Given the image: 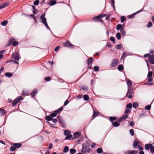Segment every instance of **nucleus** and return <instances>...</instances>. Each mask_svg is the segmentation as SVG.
I'll use <instances>...</instances> for the list:
<instances>
[{
	"label": "nucleus",
	"instance_id": "obj_1",
	"mask_svg": "<svg viewBox=\"0 0 154 154\" xmlns=\"http://www.w3.org/2000/svg\"><path fill=\"white\" fill-rule=\"evenodd\" d=\"M133 94V91L132 88L131 87H128V92L126 95V96L130 99L132 97Z\"/></svg>",
	"mask_w": 154,
	"mask_h": 154
},
{
	"label": "nucleus",
	"instance_id": "obj_2",
	"mask_svg": "<svg viewBox=\"0 0 154 154\" xmlns=\"http://www.w3.org/2000/svg\"><path fill=\"white\" fill-rule=\"evenodd\" d=\"M57 115L54 111L53 112L51 113L49 115L46 116L45 117V119L46 121H51L52 120V118L55 117Z\"/></svg>",
	"mask_w": 154,
	"mask_h": 154
},
{
	"label": "nucleus",
	"instance_id": "obj_3",
	"mask_svg": "<svg viewBox=\"0 0 154 154\" xmlns=\"http://www.w3.org/2000/svg\"><path fill=\"white\" fill-rule=\"evenodd\" d=\"M23 99V97L22 96H19L16 98L14 101L12 103V106H16L18 103H19L21 100Z\"/></svg>",
	"mask_w": 154,
	"mask_h": 154
},
{
	"label": "nucleus",
	"instance_id": "obj_4",
	"mask_svg": "<svg viewBox=\"0 0 154 154\" xmlns=\"http://www.w3.org/2000/svg\"><path fill=\"white\" fill-rule=\"evenodd\" d=\"M63 45L65 47L70 48H74V46L69 41H66L63 43Z\"/></svg>",
	"mask_w": 154,
	"mask_h": 154
},
{
	"label": "nucleus",
	"instance_id": "obj_5",
	"mask_svg": "<svg viewBox=\"0 0 154 154\" xmlns=\"http://www.w3.org/2000/svg\"><path fill=\"white\" fill-rule=\"evenodd\" d=\"M119 60L117 59H113L110 64L111 68H113L116 67L118 64Z\"/></svg>",
	"mask_w": 154,
	"mask_h": 154
},
{
	"label": "nucleus",
	"instance_id": "obj_6",
	"mask_svg": "<svg viewBox=\"0 0 154 154\" xmlns=\"http://www.w3.org/2000/svg\"><path fill=\"white\" fill-rule=\"evenodd\" d=\"M57 118L58 119L59 123L61 125V126L63 128H65L66 125L64 124V122L61 117L60 116H58L57 117Z\"/></svg>",
	"mask_w": 154,
	"mask_h": 154
},
{
	"label": "nucleus",
	"instance_id": "obj_7",
	"mask_svg": "<svg viewBox=\"0 0 154 154\" xmlns=\"http://www.w3.org/2000/svg\"><path fill=\"white\" fill-rule=\"evenodd\" d=\"M128 116V115L126 114L122 116L121 118H119L117 121L119 122L125 120Z\"/></svg>",
	"mask_w": 154,
	"mask_h": 154
},
{
	"label": "nucleus",
	"instance_id": "obj_8",
	"mask_svg": "<svg viewBox=\"0 0 154 154\" xmlns=\"http://www.w3.org/2000/svg\"><path fill=\"white\" fill-rule=\"evenodd\" d=\"M12 57L15 60H19L20 58V57L19 56V54L17 52H16L14 54H12Z\"/></svg>",
	"mask_w": 154,
	"mask_h": 154
},
{
	"label": "nucleus",
	"instance_id": "obj_9",
	"mask_svg": "<svg viewBox=\"0 0 154 154\" xmlns=\"http://www.w3.org/2000/svg\"><path fill=\"white\" fill-rule=\"evenodd\" d=\"M99 15L97 16H94L93 17V20L95 21V22L100 21L101 22H103V21L101 19Z\"/></svg>",
	"mask_w": 154,
	"mask_h": 154
},
{
	"label": "nucleus",
	"instance_id": "obj_10",
	"mask_svg": "<svg viewBox=\"0 0 154 154\" xmlns=\"http://www.w3.org/2000/svg\"><path fill=\"white\" fill-rule=\"evenodd\" d=\"M45 14H42L40 16V19L42 20L41 22L43 24L47 22V20L46 18L45 17Z\"/></svg>",
	"mask_w": 154,
	"mask_h": 154
},
{
	"label": "nucleus",
	"instance_id": "obj_11",
	"mask_svg": "<svg viewBox=\"0 0 154 154\" xmlns=\"http://www.w3.org/2000/svg\"><path fill=\"white\" fill-rule=\"evenodd\" d=\"M38 93V90L36 89H35L30 94V95L32 97H34Z\"/></svg>",
	"mask_w": 154,
	"mask_h": 154
},
{
	"label": "nucleus",
	"instance_id": "obj_12",
	"mask_svg": "<svg viewBox=\"0 0 154 154\" xmlns=\"http://www.w3.org/2000/svg\"><path fill=\"white\" fill-rule=\"evenodd\" d=\"M11 144L12 146H14L16 149H18L20 148L22 146V144L20 143H12Z\"/></svg>",
	"mask_w": 154,
	"mask_h": 154
},
{
	"label": "nucleus",
	"instance_id": "obj_13",
	"mask_svg": "<svg viewBox=\"0 0 154 154\" xmlns=\"http://www.w3.org/2000/svg\"><path fill=\"white\" fill-rule=\"evenodd\" d=\"M93 60L94 58L92 57H90L87 59L86 62L87 64L88 65H91L92 63Z\"/></svg>",
	"mask_w": 154,
	"mask_h": 154
},
{
	"label": "nucleus",
	"instance_id": "obj_14",
	"mask_svg": "<svg viewBox=\"0 0 154 154\" xmlns=\"http://www.w3.org/2000/svg\"><path fill=\"white\" fill-rule=\"evenodd\" d=\"M125 154H137V152L136 150H128L125 152Z\"/></svg>",
	"mask_w": 154,
	"mask_h": 154
},
{
	"label": "nucleus",
	"instance_id": "obj_15",
	"mask_svg": "<svg viewBox=\"0 0 154 154\" xmlns=\"http://www.w3.org/2000/svg\"><path fill=\"white\" fill-rule=\"evenodd\" d=\"M15 40L13 38L10 39L8 42V43L6 44V46L7 47L13 44L14 41Z\"/></svg>",
	"mask_w": 154,
	"mask_h": 154
},
{
	"label": "nucleus",
	"instance_id": "obj_16",
	"mask_svg": "<svg viewBox=\"0 0 154 154\" xmlns=\"http://www.w3.org/2000/svg\"><path fill=\"white\" fill-rule=\"evenodd\" d=\"M88 149V146H87L86 145H83L82 146V148L81 151L83 153H85L87 152Z\"/></svg>",
	"mask_w": 154,
	"mask_h": 154
},
{
	"label": "nucleus",
	"instance_id": "obj_17",
	"mask_svg": "<svg viewBox=\"0 0 154 154\" xmlns=\"http://www.w3.org/2000/svg\"><path fill=\"white\" fill-rule=\"evenodd\" d=\"M149 63L152 64H154V55H152L151 57L149 59Z\"/></svg>",
	"mask_w": 154,
	"mask_h": 154
},
{
	"label": "nucleus",
	"instance_id": "obj_18",
	"mask_svg": "<svg viewBox=\"0 0 154 154\" xmlns=\"http://www.w3.org/2000/svg\"><path fill=\"white\" fill-rule=\"evenodd\" d=\"M99 114V112L97 110L94 111L93 114L92 116V119H94L96 116H98V115Z\"/></svg>",
	"mask_w": 154,
	"mask_h": 154
},
{
	"label": "nucleus",
	"instance_id": "obj_19",
	"mask_svg": "<svg viewBox=\"0 0 154 154\" xmlns=\"http://www.w3.org/2000/svg\"><path fill=\"white\" fill-rule=\"evenodd\" d=\"M142 11V10H140L138 11H137V12H135V13H134V14H132L129 15L128 18H133L134 17V16L137 13H140V12H141Z\"/></svg>",
	"mask_w": 154,
	"mask_h": 154
},
{
	"label": "nucleus",
	"instance_id": "obj_20",
	"mask_svg": "<svg viewBox=\"0 0 154 154\" xmlns=\"http://www.w3.org/2000/svg\"><path fill=\"white\" fill-rule=\"evenodd\" d=\"M63 109V107L62 106L59 109L57 110L54 111V112L57 115V114H59L60 113L61 111Z\"/></svg>",
	"mask_w": 154,
	"mask_h": 154
},
{
	"label": "nucleus",
	"instance_id": "obj_21",
	"mask_svg": "<svg viewBox=\"0 0 154 154\" xmlns=\"http://www.w3.org/2000/svg\"><path fill=\"white\" fill-rule=\"evenodd\" d=\"M152 146V144L150 143H148L146 144L145 145V149L146 150H148L149 149H150Z\"/></svg>",
	"mask_w": 154,
	"mask_h": 154
},
{
	"label": "nucleus",
	"instance_id": "obj_22",
	"mask_svg": "<svg viewBox=\"0 0 154 154\" xmlns=\"http://www.w3.org/2000/svg\"><path fill=\"white\" fill-rule=\"evenodd\" d=\"M117 119V117L116 116H111L109 118V121L112 123L113 122V121L116 120Z\"/></svg>",
	"mask_w": 154,
	"mask_h": 154
},
{
	"label": "nucleus",
	"instance_id": "obj_23",
	"mask_svg": "<svg viewBox=\"0 0 154 154\" xmlns=\"http://www.w3.org/2000/svg\"><path fill=\"white\" fill-rule=\"evenodd\" d=\"M73 135L74 137L72 138V139H75L76 138L80 136L81 134L80 133L78 132H75L74 134Z\"/></svg>",
	"mask_w": 154,
	"mask_h": 154
},
{
	"label": "nucleus",
	"instance_id": "obj_24",
	"mask_svg": "<svg viewBox=\"0 0 154 154\" xmlns=\"http://www.w3.org/2000/svg\"><path fill=\"white\" fill-rule=\"evenodd\" d=\"M29 92L28 91L23 90L22 92V95L23 96H27L29 95Z\"/></svg>",
	"mask_w": 154,
	"mask_h": 154
},
{
	"label": "nucleus",
	"instance_id": "obj_25",
	"mask_svg": "<svg viewBox=\"0 0 154 154\" xmlns=\"http://www.w3.org/2000/svg\"><path fill=\"white\" fill-rule=\"evenodd\" d=\"M112 125L115 127H117L120 125V124L118 122H112Z\"/></svg>",
	"mask_w": 154,
	"mask_h": 154
},
{
	"label": "nucleus",
	"instance_id": "obj_26",
	"mask_svg": "<svg viewBox=\"0 0 154 154\" xmlns=\"http://www.w3.org/2000/svg\"><path fill=\"white\" fill-rule=\"evenodd\" d=\"M56 3V1L54 0H51L49 2V4L51 6L54 5Z\"/></svg>",
	"mask_w": 154,
	"mask_h": 154
},
{
	"label": "nucleus",
	"instance_id": "obj_27",
	"mask_svg": "<svg viewBox=\"0 0 154 154\" xmlns=\"http://www.w3.org/2000/svg\"><path fill=\"white\" fill-rule=\"evenodd\" d=\"M122 25L121 24H118L116 26V29L117 30H120L121 32L122 31Z\"/></svg>",
	"mask_w": 154,
	"mask_h": 154
},
{
	"label": "nucleus",
	"instance_id": "obj_28",
	"mask_svg": "<svg viewBox=\"0 0 154 154\" xmlns=\"http://www.w3.org/2000/svg\"><path fill=\"white\" fill-rule=\"evenodd\" d=\"M6 113V112L4 109H0V114H1V116H2L5 115Z\"/></svg>",
	"mask_w": 154,
	"mask_h": 154
},
{
	"label": "nucleus",
	"instance_id": "obj_29",
	"mask_svg": "<svg viewBox=\"0 0 154 154\" xmlns=\"http://www.w3.org/2000/svg\"><path fill=\"white\" fill-rule=\"evenodd\" d=\"M127 84L128 87H131V86L132 85V82L129 79H128L127 82Z\"/></svg>",
	"mask_w": 154,
	"mask_h": 154
},
{
	"label": "nucleus",
	"instance_id": "obj_30",
	"mask_svg": "<svg viewBox=\"0 0 154 154\" xmlns=\"http://www.w3.org/2000/svg\"><path fill=\"white\" fill-rule=\"evenodd\" d=\"M118 69L119 71H122L124 69V67L122 65H119L118 66Z\"/></svg>",
	"mask_w": 154,
	"mask_h": 154
},
{
	"label": "nucleus",
	"instance_id": "obj_31",
	"mask_svg": "<svg viewBox=\"0 0 154 154\" xmlns=\"http://www.w3.org/2000/svg\"><path fill=\"white\" fill-rule=\"evenodd\" d=\"M138 145V141L136 140H134L133 143V147L135 148L137 147Z\"/></svg>",
	"mask_w": 154,
	"mask_h": 154
},
{
	"label": "nucleus",
	"instance_id": "obj_32",
	"mask_svg": "<svg viewBox=\"0 0 154 154\" xmlns=\"http://www.w3.org/2000/svg\"><path fill=\"white\" fill-rule=\"evenodd\" d=\"M5 75L8 78H10L12 76V73L10 72H6L5 73Z\"/></svg>",
	"mask_w": 154,
	"mask_h": 154
},
{
	"label": "nucleus",
	"instance_id": "obj_33",
	"mask_svg": "<svg viewBox=\"0 0 154 154\" xmlns=\"http://www.w3.org/2000/svg\"><path fill=\"white\" fill-rule=\"evenodd\" d=\"M139 106V104L137 102H134L133 104V107L134 108H136Z\"/></svg>",
	"mask_w": 154,
	"mask_h": 154
},
{
	"label": "nucleus",
	"instance_id": "obj_34",
	"mask_svg": "<svg viewBox=\"0 0 154 154\" xmlns=\"http://www.w3.org/2000/svg\"><path fill=\"white\" fill-rule=\"evenodd\" d=\"M76 152V150L73 148L71 149L70 150V153L71 154H74Z\"/></svg>",
	"mask_w": 154,
	"mask_h": 154
},
{
	"label": "nucleus",
	"instance_id": "obj_35",
	"mask_svg": "<svg viewBox=\"0 0 154 154\" xmlns=\"http://www.w3.org/2000/svg\"><path fill=\"white\" fill-rule=\"evenodd\" d=\"M84 100L85 101H88L89 99V96L88 95L84 94L83 97Z\"/></svg>",
	"mask_w": 154,
	"mask_h": 154
},
{
	"label": "nucleus",
	"instance_id": "obj_36",
	"mask_svg": "<svg viewBox=\"0 0 154 154\" xmlns=\"http://www.w3.org/2000/svg\"><path fill=\"white\" fill-rule=\"evenodd\" d=\"M116 36L117 39L120 40L121 38V34L119 32H118L116 33Z\"/></svg>",
	"mask_w": 154,
	"mask_h": 154
},
{
	"label": "nucleus",
	"instance_id": "obj_37",
	"mask_svg": "<svg viewBox=\"0 0 154 154\" xmlns=\"http://www.w3.org/2000/svg\"><path fill=\"white\" fill-rule=\"evenodd\" d=\"M81 89L82 91H87L88 90V88L87 86L85 85H83Z\"/></svg>",
	"mask_w": 154,
	"mask_h": 154
},
{
	"label": "nucleus",
	"instance_id": "obj_38",
	"mask_svg": "<svg viewBox=\"0 0 154 154\" xmlns=\"http://www.w3.org/2000/svg\"><path fill=\"white\" fill-rule=\"evenodd\" d=\"M70 131L68 130H65L64 131V134L66 136L70 134Z\"/></svg>",
	"mask_w": 154,
	"mask_h": 154
},
{
	"label": "nucleus",
	"instance_id": "obj_39",
	"mask_svg": "<svg viewBox=\"0 0 154 154\" xmlns=\"http://www.w3.org/2000/svg\"><path fill=\"white\" fill-rule=\"evenodd\" d=\"M72 134H69L66 136V137H65V139L66 140L72 138Z\"/></svg>",
	"mask_w": 154,
	"mask_h": 154
},
{
	"label": "nucleus",
	"instance_id": "obj_40",
	"mask_svg": "<svg viewBox=\"0 0 154 154\" xmlns=\"http://www.w3.org/2000/svg\"><path fill=\"white\" fill-rule=\"evenodd\" d=\"M8 21L7 20L3 21L1 23V25L3 26H5L8 23Z\"/></svg>",
	"mask_w": 154,
	"mask_h": 154
},
{
	"label": "nucleus",
	"instance_id": "obj_41",
	"mask_svg": "<svg viewBox=\"0 0 154 154\" xmlns=\"http://www.w3.org/2000/svg\"><path fill=\"white\" fill-rule=\"evenodd\" d=\"M122 44H118L116 46V48L117 50L120 49L122 48Z\"/></svg>",
	"mask_w": 154,
	"mask_h": 154
},
{
	"label": "nucleus",
	"instance_id": "obj_42",
	"mask_svg": "<svg viewBox=\"0 0 154 154\" xmlns=\"http://www.w3.org/2000/svg\"><path fill=\"white\" fill-rule=\"evenodd\" d=\"M32 7L33 9V13L34 14H35L36 13L37 11V10L36 8L34 6L32 5Z\"/></svg>",
	"mask_w": 154,
	"mask_h": 154
},
{
	"label": "nucleus",
	"instance_id": "obj_43",
	"mask_svg": "<svg viewBox=\"0 0 154 154\" xmlns=\"http://www.w3.org/2000/svg\"><path fill=\"white\" fill-rule=\"evenodd\" d=\"M69 148L68 146H65L64 147V149H63V152L65 153H66L67 152H68V151H69Z\"/></svg>",
	"mask_w": 154,
	"mask_h": 154
},
{
	"label": "nucleus",
	"instance_id": "obj_44",
	"mask_svg": "<svg viewBox=\"0 0 154 154\" xmlns=\"http://www.w3.org/2000/svg\"><path fill=\"white\" fill-rule=\"evenodd\" d=\"M9 5V3L8 2H6L5 3H4L3 5H2V8H4L8 6Z\"/></svg>",
	"mask_w": 154,
	"mask_h": 154
},
{
	"label": "nucleus",
	"instance_id": "obj_45",
	"mask_svg": "<svg viewBox=\"0 0 154 154\" xmlns=\"http://www.w3.org/2000/svg\"><path fill=\"white\" fill-rule=\"evenodd\" d=\"M126 20V18L124 16H122L121 17V20L122 23L124 22Z\"/></svg>",
	"mask_w": 154,
	"mask_h": 154
},
{
	"label": "nucleus",
	"instance_id": "obj_46",
	"mask_svg": "<svg viewBox=\"0 0 154 154\" xmlns=\"http://www.w3.org/2000/svg\"><path fill=\"white\" fill-rule=\"evenodd\" d=\"M97 152L99 154L103 152L102 149L101 148H99L97 149Z\"/></svg>",
	"mask_w": 154,
	"mask_h": 154
},
{
	"label": "nucleus",
	"instance_id": "obj_47",
	"mask_svg": "<svg viewBox=\"0 0 154 154\" xmlns=\"http://www.w3.org/2000/svg\"><path fill=\"white\" fill-rule=\"evenodd\" d=\"M51 78L49 76H47L45 78L44 80L47 81H49L51 80Z\"/></svg>",
	"mask_w": 154,
	"mask_h": 154
},
{
	"label": "nucleus",
	"instance_id": "obj_48",
	"mask_svg": "<svg viewBox=\"0 0 154 154\" xmlns=\"http://www.w3.org/2000/svg\"><path fill=\"white\" fill-rule=\"evenodd\" d=\"M126 107L128 108L131 109L132 108V104L131 103H129L126 105Z\"/></svg>",
	"mask_w": 154,
	"mask_h": 154
},
{
	"label": "nucleus",
	"instance_id": "obj_49",
	"mask_svg": "<svg viewBox=\"0 0 154 154\" xmlns=\"http://www.w3.org/2000/svg\"><path fill=\"white\" fill-rule=\"evenodd\" d=\"M152 72L151 71H149L148 73V75H147V77L148 78H150V77H151L152 76Z\"/></svg>",
	"mask_w": 154,
	"mask_h": 154
},
{
	"label": "nucleus",
	"instance_id": "obj_50",
	"mask_svg": "<svg viewBox=\"0 0 154 154\" xmlns=\"http://www.w3.org/2000/svg\"><path fill=\"white\" fill-rule=\"evenodd\" d=\"M150 150L151 153L152 154H154V146H152Z\"/></svg>",
	"mask_w": 154,
	"mask_h": 154
},
{
	"label": "nucleus",
	"instance_id": "obj_51",
	"mask_svg": "<svg viewBox=\"0 0 154 154\" xmlns=\"http://www.w3.org/2000/svg\"><path fill=\"white\" fill-rule=\"evenodd\" d=\"M152 55L149 54H146L144 55V57H148L149 58V59L151 57Z\"/></svg>",
	"mask_w": 154,
	"mask_h": 154
},
{
	"label": "nucleus",
	"instance_id": "obj_52",
	"mask_svg": "<svg viewBox=\"0 0 154 154\" xmlns=\"http://www.w3.org/2000/svg\"><path fill=\"white\" fill-rule=\"evenodd\" d=\"M129 132L131 134V135L132 136H133L134 135V131L132 129H131L130 130Z\"/></svg>",
	"mask_w": 154,
	"mask_h": 154
},
{
	"label": "nucleus",
	"instance_id": "obj_53",
	"mask_svg": "<svg viewBox=\"0 0 154 154\" xmlns=\"http://www.w3.org/2000/svg\"><path fill=\"white\" fill-rule=\"evenodd\" d=\"M99 69V68L97 66H95L94 67V70L95 71H98Z\"/></svg>",
	"mask_w": 154,
	"mask_h": 154
},
{
	"label": "nucleus",
	"instance_id": "obj_54",
	"mask_svg": "<svg viewBox=\"0 0 154 154\" xmlns=\"http://www.w3.org/2000/svg\"><path fill=\"white\" fill-rule=\"evenodd\" d=\"M18 44V42L15 41L14 40L13 42L12 45L14 46H15L17 45Z\"/></svg>",
	"mask_w": 154,
	"mask_h": 154
},
{
	"label": "nucleus",
	"instance_id": "obj_55",
	"mask_svg": "<svg viewBox=\"0 0 154 154\" xmlns=\"http://www.w3.org/2000/svg\"><path fill=\"white\" fill-rule=\"evenodd\" d=\"M110 40L111 41L113 42V43H115V39L114 37L112 36L111 37H110Z\"/></svg>",
	"mask_w": 154,
	"mask_h": 154
},
{
	"label": "nucleus",
	"instance_id": "obj_56",
	"mask_svg": "<svg viewBox=\"0 0 154 154\" xmlns=\"http://www.w3.org/2000/svg\"><path fill=\"white\" fill-rule=\"evenodd\" d=\"M16 149L15 147L14 146H11L10 148V149L11 151L13 152Z\"/></svg>",
	"mask_w": 154,
	"mask_h": 154
},
{
	"label": "nucleus",
	"instance_id": "obj_57",
	"mask_svg": "<svg viewBox=\"0 0 154 154\" xmlns=\"http://www.w3.org/2000/svg\"><path fill=\"white\" fill-rule=\"evenodd\" d=\"M39 1L38 0H36L34 2V5H38L39 3Z\"/></svg>",
	"mask_w": 154,
	"mask_h": 154
},
{
	"label": "nucleus",
	"instance_id": "obj_58",
	"mask_svg": "<svg viewBox=\"0 0 154 154\" xmlns=\"http://www.w3.org/2000/svg\"><path fill=\"white\" fill-rule=\"evenodd\" d=\"M151 108V106L150 105H148L145 106V109L147 110H149Z\"/></svg>",
	"mask_w": 154,
	"mask_h": 154
},
{
	"label": "nucleus",
	"instance_id": "obj_59",
	"mask_svg": "<svg viewBox=\"0 0 154 154\" xmlns=\"http://www.w3.org/2000/svg\"><path fill=\"white\" fill-rule=\"evenodd\" d=\"M5 51L4 50H3L0 51V60L3 57V55L2 54H1L2 53L4 52Z\"/></svg>",
	"mask_w": 154,
	"mask_h": 154
},
{
	"label": "nucleus",
	"instance_id": "obj_60",
	"mask_svg": "<svg viewBox=\"0 0 154 154\" xmlns=\"http://www.w3.org/2000/svg\"><path fill=\"white\" fill-rule=\"evenodd\" d=\"M127 55V54L125 52H123V53L122 54V56L121 57V59H122L123 58H124L125 57L126 55Z\"/></svg>",
	"mask_w": 154,
	"mask_h": 154
},
{
	"label": "nucleus",
	"instance_id": "obj_61",
	"mask_svg": "<svg viewBox=\"0 0 154 154\" xmlns=\"http://www.w3.org/2000/svg\"><path fill=\"white\" fill-rule=\"evenodd\" d=\"M152 26V23L151 22H149L148 23L147 25V27L148 28L151 27Z\"/></svg>",
	"mask_w": 154,
	"mask_h": 154
},
{
	"label": "nucleus",
	"instance_id": "obj_62",
	"mask_svg": "<svg viewBox=\"0 0 154 154\" xmlns=\"http://www.w3.org/2000/svg\"><path fill=\"white\" fill-rule=\"evenodd\" d=\"M131 110L128 108H127L124 112V113L126 114L131 112Z\"/></svg>",
	"mask_w": 154,
	"mask_h": 154
},
{
	"label": "nucleus",
	"instance_id": "obj_63",
	"mask_svg": "<svg viewBox=\"0 0 154 154\" xmlns=\"http://www.w3.org/2000/svg\"><path fill=\"white\" fill-rule=\"evenodd\" d=\"M43 24L45 25V26L46 27V28L47 29H50V28L48 25L47 22H46Z\"/></svg>",
	"mask_w": 154,
	"mask_h": 154
},
{
	"label": "nucleus",
	"instance_id": "obj_64",
	"mask_svg": "<svg viewBox=\"0 0 154 154\" xmlns=\"http://www.w3.org/2000/svg\"><path fill=\"white\" fill-rule=\"evenodd\" d=\"M138 148L139 150L140 151H142L143 150V148L141 145H139L138 146Z\"/></svg>",
	"mask_w": 154,
	"mask_h": 154
}]
</instances>
